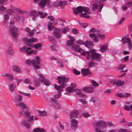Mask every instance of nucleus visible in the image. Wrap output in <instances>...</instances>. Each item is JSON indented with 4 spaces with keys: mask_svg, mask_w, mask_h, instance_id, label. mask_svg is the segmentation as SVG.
<instances>
[{
    "mask_svg": "<svg viewBox=\"0 0 132 132\" xmlns=\"http://www.w3.org/2000/svg\"><path fill=\"white\" fill-rule=\"evenodd\" d=\"M56 80H58V82L60 84H61V85L58 86L56 84L54 85V87L56 90L58 91L59 93L55 96V97L56 98H59L61 96V94L60 93L62 92L63 90L62 88H64L67 86V82L68 81V79H66L64 77H61V76L57 77Z\"/></svg>",
    "mask_w": 132,
    "mask_h": 132,
    "instance_id": "f257e3e1",
    "label": "nucleus"
},
{
    "mask_svg": "<svg viewBox=\"0 0 132 132\" xmlns=\"http://www.w3.org/2000/svg\"><path fill=\"white\" fill-rule=\"evenodd\" d=\"M73 13L76 15L78 14V13H82V11H84V13L79 14V16L86 18H88L89 17L88 15L90 13L89 9L87 7H85L84 6H80L76 8H73Z\"/></svg>",
    "mask_w": 132,
    "mask_h": 132,
    "instance_id": "f03ea898",
    "label": "nucleus"
},
{
    "mask_svg": "<svg viewBox=\"0 0 132 132\" xmlns=\"http://www.w3.org/2000/svg\"><path fill=\"white\" fill-rule=\"evenodd\" d=\"M81 54L83 55H86V58L88 60H89L90 58L92 60H98L100 57V55L95 52V50L92 49L89 52L84 51Z\"/></svg>",
    "mask_w": 132,
    "mask_h": 132,
    "instance_id": "7ed1b4c3",
    "label": "nucleus"
},
{
    "mask_svg": "<svg viewBox=\"0 0 132 132\" xmlns=\"http://www.w3.org/2000/svg\"><path fill=\"white\" fill-rule=\"evenodd\" d=\"M35 58L36 59L32 60L29 59L26 60L25 61L26 63L29 65H30L31 64L36 69H40V67L39 65L40 64V59L38 56H37L35 57Z\"/></svg>",
    "mask_w": 132,
    "mask_h": 132,
    "instance_id": "20e7f679",
    "label": "nucleus"
},
{
    "mask_svg": "<svg viewBox=\"0 0 132 132\" xmlns=\"http://www.w3.org/2000/svg\"><path fill=\"white\" fill-rule=\"evenodd\" d=\"M38 15H40V18L41 19L44 18L48 15L47 13H45L44 14L41 12H38L37 13V11H31L30 13V15L31 16L32 19L34 21H35L36 20V16Z\"/></svg>",
    "mask_w": 132,
    "mask_h": 132,
    "instance_id": "39448f33",
    "label": "nucleus"
},
{
    "mask_svg": "<svg viewBox=\"0 0 132 132\" xmlns=\"http://www.w3.org/2000/svg\"><path fill=\"white\" fill-rule=\"evenodd\" d=\"M100 0H94L93 1V4H92V11L93 12L94 11L97 9L98 6V11L101 12L103 7V5L102 4H100Z\"/></svg>",
    "mask_w": 132,
    "mask_h": 132,
    "instance_id": "423d86ee",
    "label": "nucleus"
},
{
    "mask_svg": "<svg viewBox=\"0 0 132 132\" xmlns=\"http://www.w3.org/2000/svg\"><path fill=\"white\" fill-rule=\"evenodd\" d=\"M33 119V116L32 115L29 118L27 121L24 119L22 120L20 124L22 126H24L27 129H29L30 127V123L29 122L32 121Z\"/></svg>",
    "mask_w": 132,
    "mask_h": 132,
    "instance_id": "0eeeda50",
    "label": "nucleus"
},
{
    "mask_svg": "<svg viewBox=\"0 0 132 132\" xmlns=\"http://www.w3.org/2000/svg\"><path fill=\"white\" fill-rule=\"evenodd\" d=\"M10 30L14 38H16L18 37V29L15 26L11 27L10 28Z\"/></svg>",
    "mask_w": 132,
    "mask_h": 132,
    "instance_id": "6e6552de",
    "label": "nucleus"
},
{
    "mask_svg": "<svg viewBox=\"0 0 132 132\" xmlns=\"http://www.w3.org/2000/svg\"><path fill=\"white\" fill-rule=\"evenodd\" d=\"M36 40V39L34 38L29 39L27 38H26L23 39V41L26 43V45L29 46H32V45L31 43L35 42Z\"/></svg>",
    "mask_w": 132,
    "mask_h": 132,
    "instance_id": "1a4fd4ad",
    "label": "nucleus"
},
{
    "mask_svg": "<svg viewBox=\"0 0 132 132\" xmlns=\"http://www.w3.org/2000/svg\"><path fill=\"white\" fill-rule=\"evenodd\" d=\"M121 42L124 44L127 43L129 48H132V43L131 40L129 38L125 37L123 38L121 40Z\"/></svg>",
    "mask_w": 132,
    "mask_h": 132,
    "instance_id": "9d476101",
    "label": "nucleus"
},
{
    "mask_svg": "<svg viewBox=\"0 0 132 132\" xmlns=\"http://www.w3.org/2000/svg\"><path fill=\"white\" fill-rule=\"evenodd\" d=\"M5 52L7 54L11 55H13L15 53L12 47L11 46H9L6 50Z\"/></svg>",
    "mask_w": 132,
    "mask_h": 132,
    "instance_id": "9b49d317",
    "label": "nucleus"
},
{
    "mask_svg": "<svg viewBox=\"0 0 132 132\" xmlns=\"http://www.w3.org/2000/svg\"><path fill=\"white\" fill-rule=\"evenodd\" d=\"M79 113L77 110H75L71 112L69 115L70 118H78L79 117L78 115Z\"/></svg>",
    "mask_w": 132,
    "mask_h": 132,
    "instance_id": "f8f14e48",
    "label": "nucleus"
},
{
    "mask_svg": "<svg viewBox=\"0 0 132 132\" xmlns=\"http://www.w3.org/2000/svg\"><path fill=\"white\" fill-rule=\"evenodd\" d=\"M50 3L49 0H42L39 2V5L40 8H43L45 7L46 4L49 5Z\"/></svg>",
    "mask_w": 132,
    "mask_h": 132,
    "instance_id": "ddd939ff",
    "label": "nucleus"
},
{
    "mask_svg": "<svg viewBox=\"0 0 132 132\" xmlns=\"http://www.w3.org/2000/svg\"><path fill=\"white\" fill-rule=\"evenodd\" d=\"M16 105L23 109H26L27 107L26 105L23 102H16Z\"/></svg>",
    "mask_w": 132,
    "mask_h": 132,
    "instance_id": "4468645a",
    "label": "nucleus"
},
{
    "mask_svg": "<svg viewBox=\"0 0 132 132\" xmlns=\"http://www.w3.org/2000/svg\"><path fill=\"white\" fill-rule=\"evenodd\" d=\"M53 33L56 38H60V34H61V33L60 30L55 28V29L53 31Z\"/></svg>",
    "mask_w": 132,
    "mask_h": 132,
    "instance_id": "2eb2a0df",
    "label": "nucleus"
},
{
    "mask_svg": "<svg viewBox=\"0 0 132 132\" xmlns=\"http://www.w3.org/2000/svg\"><path fill=\"white\" fill-rule=\"evenodd\" d=\"M78 122L75 119H73L71 121V127L73 128H76L77 126Z\"/></svg>",
    "mask_w": 132,
    "mask_h": 132,
    "instance_id": "dca6fc26",
    "label": "nucleus"
},
{
    "mask_svg": "<svg viewBox=\"0 0 132 132\" xmlns=\"http://www.w3.org/2000/svg\"><path fill=\"white\" fill-rule=\"evenodd\" d=\"M19 9H18L15 7H12L11 9H7V10L6 12L7 14L11 15L14 11V10H16L19 11Z\"/></svg>",
    "mask_w": 132,
    "mask_h": 132,
    "instance_id": "f3484780",
    "label": "nucleus"
},
{
    "mask_svg": "<svg viewBox=\"0 0 132 132\" xmlns=\"http://www.w3.org/2000/svg\"><path fill=\"white\" fill-rule=\"evenodd\" d=\"M70 39V40L68 41L67 42V44L68 45L70 46L72 45L74 42V39L70 35H68Z\"/></svg>",
    "mask_w": 132,
    "mask_h": 132,
    "instance_id": "a211bd4d",
    "label": "nucleus"
},
{
    "mask_svg": "<svg viewBox=\"0 0 132 132\" xmlns=\"http://www.w3.org/2000/svg\"><path fill=\"white\" fill-rule=\"evenodd\" d=\"M23 99L22 96L19 94L15 96L14 98V101L16 102H20Z\"/></svg>",
    "mask_w": 132,
    "mask_h": 132,
    "instance_id": "6ab92c4d",
    "label": "nucleus"
},
{
    "mask_svg": "<svg viewBox=\"0 0 132 132\" xmlns=\"http://www.w3.org/2000/svg\"><path fill=\"white\" fill-rule=\"evenodd\" d=\"M83 89L85 92L89 93H92L94 90V88L91 87H85Z\"/></svg>",
    "mask_w": 132,
    "mask_h": 132,
    "instance_id": "aec40b11",
    "label": "nucleus"
},
{
    "mask_svg": "<svg viewBox=\"0 0 132 132\" xmlns=\"http://www.w3.org/2000/svg\"><path fill=\"white\" fill-rule=\"evenodd\" d=\"M59 6L61 8L63 9L64 6L67 4V2L66 1H61L57 3Z\"/></svg>",
    "mask_w": 132,
    "mask_h": 132,
    "instance_id": "412c9836",
    "label": "nucleus"
},
{
    "mask_svg": "<svg viewBox=\"0 0 132 132\" xmlns=\"http://www.w3.org/2000/svg\"><path fill=\"white\" fill-rule=\"evenodd\" d=\"M46 130L44 128H36L33 129L32 132H46Z\"/></svg>",
    "mask_w": 132,
    "mask_h": 132,
    "instance_id": "4be33fe9",
    "label": "nucleus"
},
{
    "mask_svg": "<svg viewBox=\"0 0 132 132\" xmlns=\"http://www.w3.org/2000/svg\"><path fill=\"white\" fill-rule=\"evenodd\" d=\"M119 69L120 70L121 72H123L127 71V69L125 68V65H119Z\"/></svg>",
    "mask_w": 132,
    "mask_h": 132,
    "instance_id": "5701e85b",
    "label": "nucleus"
},
{
    "mask_svg": "<svg viewBox=\"0 0 132 132\" xmlns=\"http://www.w3.org/2000/svg\"><path fill=\"white\" fill-rule=\"evenodd\" d=\"M16 85L13 83L10 84L9 85V88L11 92H13L15 90Z\"/></svg>",
    "mask_w": 132,
    "mask_h": 132,
    "instance_id": "b1692460",
    "label": "nucleus"
},
{
    "mask_svg": "<svg viewBox=\"0 0 132 132\" xmlns=\"http://www.w3.org/2000/svg\"><path fill=\"white\" fill-rule=\"evenodd\" d=\"M108 47V46L106 45H104L100 47V49L99 51L102 53L105 52L107 50Z\"/></svg>",
    "mask_w": 132,
    "mask_h": 132,
    "instance_id": "393cba45",
    "label": "nucleus"
},
{
    "mask_svg": "<svg viewBox=\"0 0 132 132\" xmlns=\"http://www.w3.org/2000/svg\"><path fill=\"white\" fill-rule=\"evenodd\" d=\"M81 73L85 76L90 73V72L88 69H84L81 70Z\"/></svg>",
    "mask_w": 132,
    "mask_h": 132,
    "instance_id": "a878e982",
    "label": "nucleus"
},
{
    "mask_svg": "<svg viewBox=\"0 0 132 132\" xmlns=\"http://www.w3.org/2000/svg\"><path fill=\"white\" fill-rule=\"evenodd\" d=\"M73 48L75 50L79 52H82L81 53L83 52L84 51L82 49L79 48L78 46L77 45H74L73 46Z\"/></svg>",
    "mask_w": 132,
    "mask_h": 132,
    "instance_id": "bb28decb",
    "label": "nucleus"
},
{
    "mask_svg": "<svg viewBox=\"0 0 132 132\" xmlns=\"http://www.w3.org/2000/svg\"><path fill=\"white\" fill-rule=\"evenodd\" d=\"M13 69L14 71L16 72H20L21 71L20 68L16 65L13 66Z\"/></svg>",
    "mask_w": 132,
    "mask_h": 132,
    "instance_id": "cd10ccee",
    "label": "nucleus"
},
{
    "mask_svg": "<svg viewBox=\"0 0 132 132\" xmlns=\"http://www.w3.org/2000/svg\"><path fill=\"white\" fill-rule=\"evenodd\" d=\"M85 46L88 48H90L93 45V43L90 42L86 41L84 43Z\"/></svg>",
    "mask_w": 132,
    "mask_h": 132,
    "instance_id": "c85d7f7f",
    "label": "nucleus"
},
{
    "mask_svg": "<svg viewBox=\"0 0 132 132\" xmlns=\"http://www.w3.org/2000/svg\"><path fill=\"white\" fill-rule=\"evenodd\" d=\"M124 82L120 80H117L116 85L118 86H121L123 85Z\"/></svg>",
    "mask_w": 132,
    "mask_h": 132,
    "instance_id": "c756f323",
    "label": "nucleus"
},
{
    "mask_svg": "<svg viewBox=\"0 0 132 132\" xmlns=\"http://www.w3.org/2000/svg\"><path fill=\"white\" fill-rule=\"evenodd\" d=\"M26 52L27 53V54L28 55H30L32 54H35L37 53V51L34 50H32L30 51H26Z\"/></svg>",
    "mask_w": 132,
    "mask_h": 132,
    "instance_id": "7c9ffc66",
    "label": "nucleus"
},
{
    "mask_svg": "<svg viewBox=\"0 0 132 132\" xmlns=\"http://www.w3.org/2000/svg\"><path fill=\"white\" fill-rule=\"evenodd\" d=\"M38 75L40 77L41 82H44L46 79L45 78L43 75L41 74H38Z\"/></svg>",
    "mask_w": 132,
    "mask_h": 132,
    "instance_id": "2f4dec72",
    "label": "nucleus"
},
{
    "mask_svg": "<svg viewBox=\"0 0 132 132\" xmlns=\"http://www.w3.org/2000/svg\"><path fill=\"white\" fill-rule=\"evenodd\" d=\"M52 101L55 104V107L57 108H59V103L57 102L56 100L55 99L53 98L52 99Z\"/></svg>",
    "mask_w": 132,
    "mask_h": 132,
    "instance_id": "473e14b6",
    "label": "nucleus"
},
{
    "mask_svg": "<svg viewBox=\"0 0 132 132\" xmlns=\"http://www.w3.org/2000/svg\"><path fill=\"white\" fill-rule=\"evenodd\" d=\"M53 23L52 22L49 23L48 25V29L49 30L51 31L54 28V27L52 26Z\"/></svg>",
    "mask_w": 132,
    "mask_h": 132,
    "instance_id": "72a5a7b5",
    "label": "nucleus"
},
{
    "mask_svg": "<svg viewBox=\"0 0 132 132\" xmlns=\"http://www.w3.org/2000/svg\"><path fill=\"white\" fill-rule=\"evenodd\" d=\"M38 112L39 114H40L41 116H46L47 115V113L45 111H38Z\"/></svg>",
    "mask_w": 132,
    "mask_h": 132,
    "instance_id": "f704fd0d",
    "label": "nucleus"
},
{
    "mask_svg": "<svg viewBox=\"0 0 132 132\" xmlns=\"http://www.w3.org/2000/svg\"><path fill=\"white\" fill-rule=\"evenodd\" d=\"M95 130L96 132H105L106 131V130H104V131H101L98 128H95ZM108 132H116V130H111L110 131Z\"/></svg>",
    "mask_w": 132,
    "mask_h": 132,
    "instance_id": "c9c22d12",
    "label": "nucleus"
},
{
    "mask_svg": "<svg viewBox=\"0 0 132 132\" xmlns=\"http://www.w3.org/2000/svg\"><path fill=\"white\" fill-rule=\"evenodd\" d=\"M117 80L116 79H112L110 80V83L112 85H116V84Z\"/></svg>",
    "mask_w": 132,
    "mask_h": 132,
    "instance_id": "e433bc0d",
    "label": "nucleus"
},
{
    "mask_svg": "<svg viewBox=\"0 0 132 132\" xmlns=\"http://www.w3.org/2000/svg\"><path fill=\"white\" fill-rule=\"evenodd\" d=\"M91 82L92 85L95 87H96L99 86L98 83H97L94 80H92Z\"/></svg>",
    "mask_w": 132,
    "mask_h": 132,
    "instance_id": "4c0bfd02",
    "label": "nucleus"
},
{
    "mask_svg": "<svg viewBox=\"0 0 132 132\" xmlns=\"http://www.w3.org/2000/svg\"><path fill=\"white\" fill-rule=\"evenodd\" d=\"M24 82L27 84H32V82L28 78H27L24 80Z\"/></svg>",
    "mask_w": 132,
    "mask_h": 132,
    "instance_id": "58836bf2",
    "label": "nucleus"
},
{
    "mask_svg": "<svg viewBox=\"0 0 132 132\" xmlns=\"http://www.w3.org/2000/svg\"><path fill=\"white\" fill-rule=\"evenodd\" d=\"M24 114L28 118H30L31 114L28 111H24Z\"/></svg>",
    "mask_w": 132,
    "mask_h": 132,
    "instance_id": "ea45409f",
    "label": "nucleus"
},
{
    "mask_svg": "<svg viewBox=\"0 0 132 132\" xmlns=\"http://www.w3.org/2000/svg\"><path fill=\"white\" fill-rule=\"evenodd\" d=\"M82 115L83 117L86 118H88L90 116V114L87 112L83 113Z\"/></svg>",
    "mask_w": 132,
    "mask_h": 132,
    "instance_id": "a19ab883",
    "label": "nucleus"
},
{
    "mask_svg": "<svg viewBox=\"0 0 132 132\" xmlns=\"http://www.w3.org/2000/svg\"><path fill=\"white\" fill-rule=\"evenodd\" d=\"M65 90L67 92H71L73 91V89L70 87H68L65 88Z\"/></svg>",
    "mask_w": 132,
    "mask_h": 132,
    "instance_id": "79ce46f5",
    "label": "nucleus"
},
{
    "mask_svg": "<svg viewBox=\"0 0 132 132\" xmlns=\"http://www.w3.org/2000/svg\"><path fill=\"white\" fill-rule=\"evenodd\" d=\"M47 19H49L50 20H51L52 21L55 22V19L54 18V17L52 16H48L47 17Z\"/></svg>",
    "mask_w": 132,
    "mask_h": 132,
    "instance_id": "37998d69",
    "label": "nucleus"
},
{
    "mask_svg": "<svg viewBox=\"0 0 132 132\" xmlns=\"http://www.w3.org/2000/svg\"><path fill=\"white\" fill-rule=\"evenodd\" d=\"M101 122V121H98L96 122L95 123V126L97 127H100Z\"/></svg>",
    "mask_w": 132,
    "mask_h": 132,
    "instance_id": "c03bdc74",
    "label": "nucleus"
},
{
    "mask_svg": "<svg viewBox=\"0 0 132 132\" xmlns=\"http://www.w3.org/2000/svg\"><path fill=\"white\" fill-rule=\"evenodd\" d=\"M15 79L16 80V84L17 86H18L19 84L23 80L20 79H19L17 78H15Z\"/></svg>",
    "mask_w": 132,
    "mask_h": 132,
    "instance_id": "a18cd8bd",
    "label": "nucleus"
},
{
    "mask_svg": "<svg viewBox=\"0 0 132 132\" xmlns=\"http://www.w3.org/2000/svg\"><path fill=\"white\" fill-rule=\"evenodd\" d=\"M36 30L34 29L32 30L31 31H30L28 34L29 35L32 36L34 34L35 32H36Z\"/></svg>",
    "mask_w": 132,
    "mask_h": 132,
    "instance_id": "49530a36",
    "label": "nucleus"
},
{
    "mask_svg": "<svg viewBox=\"0 0 132 132\" xmlns=\"http://www.w3.org/2000/svg\"><path fill=\"white\" fill-rule=\"evenodd\" d=\"M6 8L4 6L2 5L0 6V11H2L4 12L6 10Z\"/></svg>",
    "mask_w": 132,
    "mask_h": 132,
    "instance_id": "de8ad7c7",
    "label": "nucleus"
},
{
    "mask_svg": "<svg viewBox=\"0 0 132 132\" xmlns=\"http://www.w3.org/2000/svg\"><path fill=\"white\" fill-rule=\"evenodd\" d=\"M8 79L11 81H12L14 79L13 76L12 74H10L8 77Z\"/></svg>",
    "mask_w": 132,
    "mask_h": 132,
    "instance_id": "09e8293b",
    "label": "nucleus"
},
{
    "mask_svg": "<svg viewBox=\"0 0 132 132\" xmlns=\"http://www.w3.org/2000/svg\"><path fill=\"white\" fill-rule=\"evenodd\" d=\"M44 84L47 86H48L50 85V82L48 81L47 79H46L45 81L44 82Z\"/></svg>",
    "mask_w": 132,
    "mask_h": 132,
    "instance_id": "8fccbe9b",
    "label": "nucleus"
},
{
    "mask_svg": "<svg viewBox=\"0 0 132 132\" xmlns=\"http://www.w3.org/2000/svg\"><path fill=\"white\" fill-rule=\"evenodd\" d=\"M26 47L24 46L23 47L20 48L19 50L20 51L25 52H26V51H27V50H26Z\"/></svg>",
    "mask_w": 132,
    "mask_h": 132,
    "instance_id": "3c124183",
    "label": "nucleus"
},
{
    "mask_svg": "<svg viewBox=\"0 0 132 132\" xmlns=\"http://www.w3.org/2000/svg\"><path fill=\"white\" fill-rule=\"evenodd\" d=\"M77 43L80 45H83L84 44V42L81 40H78L76 42Z\"/></svg>",
    "mask_w": 132,
    "mask_h": 132,
    "instance_id": "603ef678",
    "label": "nucleus"
},
{
    "mask_svg": "<svg viewBox=\"0 0 132 132\" xmlns=\"http://www.w3.org/2000/svg\"><path fill=\"white\" fill-rule=\"evenodd\" d=\"M106 123L102 121L100 127L101 128H104L106 127Z\"/></svg>",
    "mask_w": 132,
    "mask_h": 132,
    "instance_id": "864d4df0",
    "label": "nucleus"
},
{
    "mask_svg": "<svg viewBox=\"0 0 132 132\" xmlns=\"http://www.w3.org/2000/svg\"><path fill=\"white\" fill-rule=\"evenodd\" d=\"M48 39L52 43H55V40L53 37L50 36L49 37Z\"/></svg>",
    "mask_w": 132,
    "mask_h": 132,
    "instance_id": "5fc2aeb1",
    "label": "nucleus"
},
{
    "mask_svg": "<svg viewBox=\"0 0 132 132\" xmlns=\"http://www.w3.org/2000/svg\"><path fill=\"white\" fill-rule=\"evenodd\" d=\"M96 36L99 37L101 39H103L105 37V35L103 34H98Z\"/></svg>",
    "mask_w": 132,
    "mask_h": 132,
    "instance_id": "6e6d98bb",
    "label": "nucleus"
},
{
    "mask_svg": "<svg viewBox=\"0 0 132 132\" xmlns=\"http://www.w3.org/2000/svg\"><path fill=\"white\" fill-rule=\"evenodd\" d=\"M75 91L76 93L77 94H80V90L79 89L77 88H76L75 89Z\"/></svg>",
    "mask_w": 132,
    "mask_h": 132,
    "instance_id": "4d7b16f0",
    "label": "nucleus"
},
{
    "mask_svg": "<svg viewBox=\"0 0 132 132\" xmlns=\"http://www.w3.org/2000/svg\"><path fill=\"white\" fill-rule=\"evenodd\" d=\"M73 73L76 75H79L80 73V71L77 70H74L73 71Z\"/></svg>",
    "mask_w": 132,
    "mask_h": 132,
    "instance_id": "13d9d810",
    "label": "nucleus"
},
{
    "mask_svg": "<svg viewBox=\"0 0 132 132\" xmlns=\"http://www.w3.org/2000/svg\"><path fill=\"white\" fill-rule=\"evenodd\" d=\"M68 28L67 27L65 28L63 30L62 32L64 34H65L67 33L68 30Z\"/></svg>",
    "mask_w": 132,
    "mask_h": 132,
    "instance_id": "bf43d9fd",
    "label": "nucleus"
},
{
    "mask_svg": "<svg viewBox=\"0 0 132 132\" xmlns=\"http://www.w3.org/2000/svg\"><path fill=\"white\" fill-rule=\"evenodd\" d=\"M79 100L84 104H86L87 102L86 100L81 99H79Z\"/></svg>",
    "mask_w": 132,
    "mask_h": 132,
    "instance_id": "052dcab7",
    "label": "nucleus"
},
{
    "mask_svg": "<svg viewBox=\"0 0 132 132\" xmlns=\"http://www.w3.org/2000/svg\"><path fill=\"white\" fill-rule=\"evenodd\" d=\"M41 45L40 44H37L36 45H35L34 46V47L36 49H37L38 48L41 47Z\"/></svg>",
    "mask_w": 132,
    "mask_h": 132,
    "instance_id": "680f3d73",
    "label": "nucleus"
},
{
    "mask_svg": "<svg viewBox=\"0 0 132 132\" xmlns=\"http://www.w3.org/2000/svg\"><path fill=\"white\" fill-rule=\"evenodd\" d=\"M125 18H121L120 20V21L119 22V24L120 25L125 20Z\"/></svg>",
    "mask_w": 132,
    "mask_h": 132,
    "instance_id": "e2e57ef3",
    "label": "nucleus"
},
{
    "mask_svg": "<svg viewBox=\"0 0 132 132\" xmlns=\"http://www.w3.org/2000/svg\"><path fill=\"white\" fill-rule=\"evenodd\" d=\"M72 32L74 34H76L78 33V31L76 29H73L72 30Z\"/></svg>",
    "mask_w": 132,
    "mask_h": 132,
    "instance_id": "0e129e2a",
    "label": "nucleus"
},
{
    "mask_svg": "<svg viewBox=\"0 0 132 132\" xmlns=\"http://www.w3.org/2000/svg\"><path fill=\"white\" fill-rule=\"evenodd\" d=\"M96 101L95 98L92 97L90 99V101L93 103L95 102Z\"/></svg>",
    "mask_w": 132,
    "mask_h": 132,
    "instance_id": "69168bd1",
    "label": "nucleus"
},
{
    "mask_svg": "<svg viewBox=\"0 0 132 132\" xmlns=\"http://www.w3.org/2000/svg\"><path fill=\"white\" fill-rule=\"evenodd\" d=\"M124 109L126 110L129 111L130 109L129 107L127 105H125L124 107Z\"/></svg>",
    "mask_w": 132,
    "mask_h": 132,
    "instance_id": "338daca9",
    "label": "nucleus"
},
{
    "mask_svg": "<svg viewBox=\"0 0 132 132\" xmlns=\"http://www.w3.org/2000/svg\"><path fill=\"white\" fill-rule=\"evenodd\" d=\"M94 65V63L93 62H91L89 64V67H92Z\"/></svg>",
    "mask_w": 132,
    "mask_h": 132,
    "instance_id": "774afa93",
    "label": "nucleus"
}]
</instances>
